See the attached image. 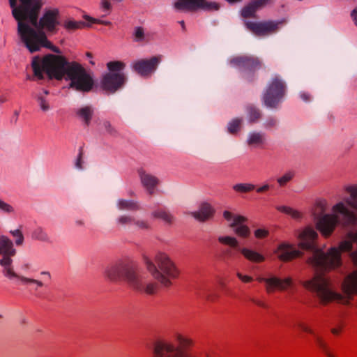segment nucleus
<instances>
[{"instance_id": "obj_1", "label": "nucleus", "mask_w": 357, "mask_h": 357, "mask_svg": "<svg viewBox=\"0 0 357 357\" xmlns=\"http://www.w3.org/2000/svg\"><path fill=\"white\" fill-rule=\"evenodd\" d=\"M9 3L13 16L17 22V36L31 53L38 52L42 47L59 52L43 32L54 33L57 31L59 24L58 9L47 10L38 20L43 5L42 0H9Z\"/></svg>"}, {"instance_id": "obj_2", "label": "nucleus", "mask_w": 357, "mask_h": 357, "mask_svg": "<svg viewBox=\"0 0 357 357\" xmlns=\"http://www.w3.org/2000/svg\"><path fill=\"white\" fill-rule=\"evenodd\" d=\"M31 66L34 75L43 79V74L52 79H61L65 75L70 81V87L79 91H89L93 81L85 69L77 62H68L61 56L47 54L40 59L39 56L33 59Z\"/></svg>"}, {"instance_id": "obj_3", "label": "nucleus", "mask_w": 357, "mask_h": 357, "mask_svg": "<svg viewBox=\"0 0 357 357\" xmlns=\"http://www.w3.org/2000/svg\"><path fill=\"white\" fill-rule=\"evenodd\" d=\"M16 254V250L13 248V242L6 236H0V255L2 258L0 259V265L3 268V275L10 278H19L22 284H34L36 285L35 288L37 290L39 287H46V282L51 281L52 276L48 271H42L40 275L41 276V280L28 278L23 276H19L13 271L12 263V257Z\"/></svg>"}, {"instance_id": "obj_4", "label": "nucleus", "mask_w": 357, "mask_h": 357, "mask_svg": "<svg viewBox=\"0 0 357 357\" xmlns=\"http://www.w3.org/2000/svg\"><path fill=\"white\" fill-rule=\"evenodd\" d=\"M334 214H325L317 221V229L326 237L331 235L339 222L337 213L342 215V224L343 226L353 225L356 224L357 218L355 213L349 210L344 203L339 202L333 206Z\"/></svg>"}, {"instance_id": "obj_5", "label": "nucleus", "mask_w": 357, "mask_h": 357, "mask_svg": "<svg viewBox=\"0 0 357 357\" xmlns=\"http://www.w3.org/2000/svg\"><path fill=\"white\" fill-rule=\"evenodd\" d=\"M137 264L129 260H120L108 265L104 271V275L110 281L118 282L124 281L130 286L140 287L136 279L138 271Z\"/></svg>"}, {"instance_id": "obj_6", "label": "nucleus", "mask_w": 357, "mask_h": 357, "mask_svg": "<svg viewBox=\"0 0 357 357\" xmlns=\"http://www.w3.org/2000/svg\"><path fill=\"white\" fill-rule=\"evenodd\" d=\"M144 260L148 271L155 280L167 287L172 284V280L176 275V268L167 255H156L155 263L148 258Z\"/></svg>"}, {"instance_id": "obj_7", "label": "nucleus", "mask_w": 357, "mask_h": 357, "mask_svg": "<svg viewBox=\"0 0 357 357\" xmlns=\"http://www.w3.org/2000/svg\"><path fill=\"white\" fill-rule=\"evenodd\" d=\"M303 286L307 290L316 293L321 303L326 304L333 301H342L344 296L331 289V283L324 274L317 273L309 280L303 282Z\"/></svg>"}, {"instance_id": "obj_8", "label": "nucleus", "mask_w": 357, "mask_h": 357, "mask_svg": "<svg viewBox=\"0 0 357 357\" xmlns=\"http://www.w3.org/2000/svg\"><path fill=\"white\" fill-rule=\"evenodd\" d=\"M286 86L284 82L278 77L273 79L264 95V102L268 107H275L284 97Z\"/></svg>"}, {"instance_id": "obj_9", "label": "nucleus", "mask_w": 357, "mask_h": 357, "mask_svg": "<svg viewBox=\"0 0 357 357\" xmlns=\"http://www.w3.org/2000/svg\"><path fill=\"white\" fill-rule=\"evenodd\" d=\"M162 58L161 55H156L150 59L136 60L132 63V68L142 77H149L156 70Z\"/></svg>"}, {"instance_id": "obj_10", "label": "nucleus", "mask_w": 357, "mask_h": 357, "mask_svg": "<svg viewBox=\"0 0 357 357\" xmlns=\"http://www.w3.org/2000/svg\"><path fill=\"white\" fill-rule=\"evenodd\" d=\"M224 218L230 222L229 227L234 228L235 234L240 237L247 238L250 234V229L248 226L243 225L246 222L247 218L241 215H236L231 211H225L223 212Z\"/></svg>"}, {"instance_id": "obj_11", "label": "nucleus", "mask_w": 357, "mask_h": 357, "mask_svg": "<svg viewBox=\"0 0 357 357\" xmlns=\"http://www.w3.org/2000/svg\"><path fill=\"white\" fill-rule=\"evenodd\" d=\"M259 282L265 283V289L267 294H273L275 291H285L292 286L293 280L291 278L288 277L284 279H280L275 276L270 278L258 277L256 279Z\"/></svg>"}, {"instance_id": "obj_12", "label": "nucleus", "mask_w": 357, "mask_h": 357, "mask_svg": "<svg viewBox=\"0 0 357 357\" xmlns=\"http://www.w3.org/2000/svg\"><path fill=\"white\" fill-rule=\"evenodd\" d=\"M152 357H178V347L167 340H158L153 343Z\"/></svg>"}, {"instance_id": "obj_13", "label": "nucleus", "mask_w": 357, "mask_h": 357, "mask_svg": "<svg viewBox=\"0 0 357 357\" xmlns=\"http://www.w3.org/2000/svg\"><path fill=\"white\" fill-rule=\"evenodd\" d=\"M218 241L220 243L227 245L228 248L221 250V257L227 260L234 259L238 257V252H240L238 240L233 236H219Z\"/></svg>"}, {"instance_id": "obj_14", "label": "nucleus", "mask_w": 357, "mask_h": 357, "mask_svg": "<svg viewBox=\"0 0 357 357\" xmlns=\"http://www.w3.org/2000/svg\"><path fill=\"white\" fill-rule=\"evenodd\" d=\"M126 79L123 73H107L102 79V87L107 91L114 93L121 87Z\"/></svg>"}, {"instance_id": "obj_15", "label": "nucleus", "mask_w": 357, "mask_h": 357, "mask_svg": "<svg viewBox=\"0 0 357 357\" xmlns=\"http://www.w3.org/2000/svg\"><path fill=\"white\" fill-rule=\"evenodd\" d=\"M279 23L272 21L268 22H247V28L257 36H265L275 32L278 29Z\"/></svg>"}, {"instance_id": "obj_16", "label": "nucleus", "mask_w": 357, "mask_h": 357, "mask_svg": "<svg viewBox=\"0 0 357 357\" xmlns=\"http://www.w3.org/2000/svg\"><path fill=\"white\" fill-rule=\"evenodd\" d=\"M180 9L217 10L219 9V5L215 2H208L206 0H180Z\"/></svg>"}, {"instance_id": "obj_17", "label": "nucleus", "mask_w": 357, "mask_h": 357, "mask_svg": "<svg viewBox=\"0 0 357 357\" xmlns=\"http://www.w3.org/2000/svg\"><path fill=\"white\" fill-rule=\"evenodd\" d=\"M230 63L234 66L250 71L255 70L261 67V62L257 58L248 56L234 57L231 59Z\"/></svg>"}, {"instance_id": "obj_18", "label": "nucleus", "mask_w": 357, "mask_h": 357, "mask_svg": "<svg viewBox=\"0 0 357 357\" xmlns=\"http://www.w3.org/2000/svg\"><path fill=\"white\" fill-rule=\"evenodd\" d=\"M298 328L303 332L307 333L313 335L316 345L320 349V350L325 354L326 357H335V356L331 351L324 338L314 333V331L306 324L300 323Z\"/></svg>"}, {"instance_id": "obj_19", "label": "nucleus", "mask_w": 357, "mask_h": 357, "mask_svg": "<svg viewBox=\"0 0 357 357\" xmlns=\"http://www.w3.org/2000/svg\"><path fill=\"white\" fill-rule=\"evenodd\" d=\"M299 245L303 250H314L315 241L317 238V234L314 229L311 227L305 228L299 234Z\"/></svg>"}, {"instance_id": "obj_20", "label": "nucleus", "mask_w": 357, "mask_h": 357, "mask_svg": "<svg viewBox=\"0 0 357 357\" xmlns=\"http://www.w3.org/2000/svg\"><path fill=\"white\" fill-rule=\"evenodd\" d=\"M180 357H197L195 351L194 340L186 335L180 334Z\"/></svg>"}, {"instance_id": "obj_21", "label": "nucleus", "mask_w": 357, "mask_h": 357, "mask_svg": "<svg viewBox=\"0 0 357 357\" xmlns=\"http://www.w3.org/2000/svg\"><path fill=\"white\" fill-rule=\"evenodd\" d=\"M136 280L138 282L139 285L140 287H137L134 285H130L132 288L134 289L139 291V292H144L147 294H153L156 292L158 289V285L157 284L154 282H149L147 283L145 278V275L142 273V272L138 270V271L136 273Z\"/></svg>"}, {"instance_id": "obj_22", "label": "nucleus", "mask_w": 357, "mask_h": 357, "mask_svg": "<svg viewBox=\"0 0 357 357\" xmlns=\"http://www.w3.org/2000/svg\"><path fill=\"white\" fill-rule=\"evenodd\" d=\"M276 254L278 258L284 261H287L296 258L301 255V252L296 250L291 245L288 243H281L277 250Z\"/></svg>"}, {"instance_id": "obj_23", "label": "nucleus", "mask_w": 357, "mask_h": 357, "mask_svg": "<svg viewBox=\"0 0 357 357\" xmlns=\"http://www.w3.org/2000/svg\"><path fill=\"white\" fill-rule=\"evenodd\" d=\"M215 211L211 205L208 203H203L201 204L199 210L192 213L193 217L200 221L205 222L211 219L214 215Z\"/></svg>"}, {"instance_id": "obj_24", "label": "nucleus", "mask_w": 357, "mask_h": 357, "mask_svg": "<svg viewBox=\"0 0 357 357\" xmlns=\"http://www.w3.org/2000/svg\"><path fill=\"white\" fill-rule=\"evenodd\" d=\"M140 178L144 187L150 195H153L155 188L159 183L158 179L155 176L146 172H140Z\"/></svg>"}, {"instance_id": "obj_25", "label": "nucleus", "mask_w": 357, "mask_h": 357, "mask_svg": "<svg viewBox=\"0 0 357 357\" xmlns=\"http://www.w3.org/2000/svg\"><path fill=\"white\" fill-rule=\"evenodd\" d=\"M240 252L247 260L252 263H261L265 260L263 255L252 249L242 248Z\"/></svg>"}, {"instance_id": "obj_26", "label": "nucleus", "mask_w": 357, "mask_h": 357, "mask_svg": "<svg viewBox=\"0 0 357 357\" xmlns=\"http://www.w3.org/2000/svg\"><path fill=\"white\" fill-rule=\"evenodd\" d=\"M135 41L139 43H148L151 39V34L150 33H145L144 29L138 26L134 31Z\"/></svg>"}, {"instance_id": "obj_27", "label": "nucleus", "mask_w": 357, "mask_h": 357, "mask_svg": "<svg viewBox=\"0 0 357 357\" xmlns=\"http://www.w3.org/2000/svg\"><path fill=\"white\" fill-rule=\"evenodd\" d=\"M93 112V109L91 107L86 106L79 109L77 111V115L88 126L92 117Z\"/></svg>"}, {"instance_id": "obj_28", "label": "nucleus", "mask_w": 357, "mask_h": 357, "mask_svg": "<svg viewBox=\"0 0 357 357\" xmlns=\"http://www.w3.org/2000/svg\"><path fill=\"white\" fill-rule=\"evenodd\" d=\"M276 209L284 214H287L291 216L292 218L295 220L301 219L303 216L301 212L298 211L296 209H294L290 206H276Z\"/></svg>"}, {"instance_id": "obj_29", "label": "nucleus", "mask_w": 357, "mask_h": 357, "mask_svg": "<svg viewBox=\"0 0 357 357\" xmlns=\"http://www.w3.org/2000/svg\"><path fill=\"white\" fill-rule=\"evenodd\" d=\"M346 191L350 195V198L346 201L347 204L357 211V186H348Z\"/></svg>"}, {"instance_id": "obj_30", "label": "nucleus", "mask_w": 357, "mask_h": 357, "mask_svg": "<svg viewBox=\"0 0 357 357\" xmlns=\"http://www.w3.org/2000/svg\"><path fill=\"white\" fill-rule=\"evenodd\" d=\"M327 206V202L324 199L317 201L313 208V215L314 218L318 220L321 217L323 213L326 211Z\"/></svg>"}, {"instance_id": "obj_31", "label": "nucleus", "mask_w": 357, "mask_h": 357, "mask_svg": "<svg viewBox=\"0 0 357 357\" xmlns=\"http://www.w3.org/2000/svg\"><path fill=\"white\" fill-rule=\"evenodd\" d=\"M117 205L120 210L137 211L139 208L137 202L130 200L119 199Z\"/></svg>"}, {"instance_id": "obj_32", "label": "nucleus", "mask_w": 357, "mask_h": 357, "mask_svg": "<svg viewBox=\"0 0 357 357\" xmlns=\"http://www.w3.org/2000/svg\"><path fill=\"white\" fill-rule=\"evenodd\" d=\"M155 218L163 220L167 223H171L173 220L172 215L164 208H160L153 213Z\"/></svg>"}, {"instance_id": "obj_33", "label": "nucleus", "mask_w": 357, "mask_h": 357, "mask_svg": "<svg viewBox=\"0 0 357 357\" xmlns=\"http://www.w3.org/2000/svg\"><path fill=\"white\" fill-rule=\"evenodd\" d=\"M63 26L68 31H75L84 27V23L81 21L66 20L63 23Z\"/></svg>"}, {"instance_id": "obj_34", "label": "nucleus", "mask_w": 357, "mask_h": 357, "mask_svg": "<svg viewBox=\"0 0 357 357\" xmlns=\"http://www.w3.org/2000/svg\"><path fill=\"white\" fill-rule=\"evenodd\" d=\"M248 118L250 123H255L261 118L260 111L255 107L250 105L247 107Z\"/></svg>"}, {"instance_id": "obj_35", "label": "nucleus", "mask_w": 357, "mask_h": 357, "mask_svg": "<svg viewBox=\"0 0 357 357\" xmlns=\"http://www.w3.org/2000/svg\"><path fill=\"white\" fill-rule=\"evenodd\" d=\"M255 188V185L250 183H239L233 187V189L238 192H249L252 191Z\"/></svg>"}, {"instance_id": "obj_36", "label": "nucleus", "mask_w": 357, "mask_h": 357, "mask_svg": "<svg viewBox=\"0 0 357 357\" xmlns=\"http://www.w3.org/2000/svg\"><path fill=\"white\" fill-rule=\"evenodd\" d=\"M107 66L111 72H119L124 69L126 64L122 61H116L108 62Z\"/></svg>"}, {"instance_id": "obj_37", "label": "nucleus", "mask_w": 357, "mask_h": 357, "mask_svg": "<svg viewBox=\"0 0 357 357\" xmlns=\"http://www.w3.org/2000/svg\"><path fill=\"white\" fill-rule=\"evenodd\" d=\"M257 9L252 3L244 7L241 11V15L243 17H254Z\"/></svg>"}, {"instance_id": "obj_38", "label": "nucleus", "mask_w": 357, "mask_h": 357, "mask_svg": "<svg viewBox=\"0 0 357 357\" xmlns=\"http://www.w3.org/2000/svg\"><path fill=\"white\" fill-rule=\"evenodd\" d=\"M264 137L261 133L254 132L250 134L248 143L249 145H259L262 144Z\"/></svg>"}, {"instance_id": "obj_39", "label": "nucleus", "mask_w": 357, "mask_h": 357, "mask_svg": "<svg viewBox=\"0 0 357 357\" xmlns=\"http://www.w3.org/2000/svg\"><path fill=\"white\" fill-rule=\"evenodd\" d=\"M242 119H233L228 126V132L231 134L236 133L241 128Z\"/></svg>"}, {"instance_id": "obj_40", "label": "nucleus", "mask_w": 357, "mask_h": 357, "mask_svg": "<svg viewBox=\"0 0 357 357\" xmlns=\"http://www.w3.org/2000/svg\"><path fill=\"white\" fill-rule=\"evenodd\" d=\"M32 236L33 238H36V239H38L40 241H46L48 240L47 234L40 227H38L33 231Z\"/></svg>"}, {"instance_id": "obj_41", "label": "nucleus", "mask_w": 357, "mask_h": 357, "mask_svg": "<svg viewBox=\"0 0 357 357\" xmlns=\"http://www.w3.org/2000/svg\"><path fill=\"white\" fill-rule=\"evenodd\" d=\"M294 177V174L292 172H287L284 174L282 176L278 178L277 181L280 186L285 185L289 181H290Z\"/></svg>"}, {"instance_id": "obj_42", "label": "nucleus", "mask_w": 357, "mask_h": 357, "mask_svg": "<svg viewBox=\"0 0 357 357\" xmlns=\"http://www.w3.org/2000/svg\"><path fill=\"white\" fill-rule=\"evenodd\" d=\"M10 233L12 234V236L13 237L16 238L15 244L17 245H22V243L24 242V236L20 229H15L13 231H10Z\"/></svg>"}, {"instance_id": "obj_43", "label": "nucleus", "mask_w": 357, "mask_h": 357, "mask_svg": "<svg viewBox=\"0 0 357 357\" xmlns=\"http://www.w3.org/2000/svg\"><path fill=\"white\" fill-rule=\"evenodd\" d=\"M255 236L258 239H263L269 235V231L264 228H259L254 232Z\"/></svg>"}, {"instance_id": "obj_44", "label": "nucleus", "mask_w": 357, "mask_h": 357, "mask_svg": "<svg viewBox=\"0 0 357 357\" xmlns=\"http://www.w3.org/2000/svg\"><path fill=\"white\" fill-rule=\"evenodd\" d=\"M100 8L105 13L104 15H107L110 13L112 9V4L109 0H101Z\"/></svg>"}, {"instance_id": "obj_45", "label": "nucleus", "mask_w": 357, "mask_h": 357, "mask_svg": "<svg viewBox=\"0 0 357 357\" xmlns=\"http://www.w3.org/2000/svg\"><path fill=\"white\" fill-rule=\"evenodd\" d=\"M236 276L243 283H250L254 280L252 276L244 275L241 272H237Z\"/></svg>"}, {"instance_id": "obj_46", "label": "nucleus", "mask_w": 357, "mask_h": 357, "mask_svg": "<svg viewBox=\"0 0 357 357\" xmlns=\"http://www.w3.org/2000/svg\"><path fill=\"white\" fill-rule=\"evenodd\" d=\"M118 222L121 225L131 224L135 222V219L130 216L122 215L119 218Z\"/></svg>"}, {"instance_id": "obj_47", "label": "nucleus", "mask_w": 357, "mask_h": 357, "mask_svg": "<svg viewBox=\"0 0 357 357\" xmlns=\"http://www.w3.org/2000/svg\"><path fill=\"white\" fill-rule=\"evenodd\" d=\"M38 102L43 111H47L50 108L49 104L43 96L38 97Z\"/></svg>"}, {"instance_id": "obj_48", "label": "nucleus", "mask_w": 357, "mask_h": 357, "mask_svg": "<svg viewBox=\"0 0 357 357\" xmlns=\"http://www.w3.org/2000/svg\"><path fill=\"white\" fill-rule=\"evenodd\" d=\"M82 155H83V149L80 148L78 158L77 159L75 166L78 169H82Z\"/></svg>"}, {"instance_id": "obj_49", "label": "nucleus", "mask_w": 357, "mask_h": 357, "mask_svg": "<svg viewBox=\"0 0 357 357\" xmlns=\"http://www.w3.org/2000/svg\"><path fill=\"white\" fill-rule=\"evenodd\" d=\"M88 20L93 23L100 24H103L105 26H109V25L112 24L109 21L100 20L92 18V17H89Z\"/></svg>"}, {"instance_id": "obj_50", "label": "nucleus", "mask_w": 357, "mask_h": 357, "mask_svg": "<svg viewBox=\"0 0 357 357\" xmlns=\"http://www.w3.org/2000/svg\"><path fill=\"white\" fill-rule=\"evenodd\" d=\"M0 209L3 210L4 211H6V212H10L12 211L13 208L9 204L0 200Z\"/></svg>"}, {"instance_id": "obj_51", "label": "nucleus", "mask_w": 357, "mask_h": 357, "mask_svg": "<svg viewBox=\"0 0 357 357\" xmlns=\"http://www.w3.org/2000/svg\"><path fill=\"white\" fill-rule=\"evenodd\" d=\"M271 185H269V184H264L262 186L256 189V192L257 193H264V192H267L268 190H269V189L271 188Z\"/></svg>"}, {"instance_id": "obj_52", "label": "nucleus", "mask_w": 357, "mask_h": 357, "mask_svg": "<svg viewBox=\"0 0 357 357\" xmlns=\"http://www.w3.org/2000/svg\"><path fill=\"white\" fill-rule=\"evenodd\" d=\"M269 0H256L253 2H252L253 4H255V6L257 9L264 6L266 5Z\"/></svg>"}, {"instance_id": "obj_53", "label": "nucleus", "mask_w": 357, "mask_h": 357, "mask_svg": "<svg viewBox=\"0 0 357 357\" xmlns=\"http://www.w3.org/2000/svg\"><path fill=\"white\" fill-rule=\"evenodd\" d=\"M135 223L137 227L142 229L148 228V224L145 221H135L133 222Z\"/></svg>"}, {"instance_id": "obj_54", "label": "nucleus", "mask_w": 357, "mask_h": 357, "mask_svg": "<svg viewBox=\"0 0 357 357\" xmlns=\"http://www.w3.org/2000/svg\"><path fill=\"white\" fill-rule=\"evenodd\" d=\"M252 302L257 305V306H259L263 308H266L267 307L266 304L261 300H252Z\"/></svg>"}, {"instance_id": "obj_55", "label": "nucleus", "mask_w": 357, "mask_h": 357, "mask_svg": "<svg viewBox=\"0 0 357 357\" xmlns=\"http://www.w3.org/2000/svg\"><path fill=\"white\" fill-rule=\"evenodd\" d=\"M351 258L354 263L357 266V251H354L351 253Z\"/></svg>"}, {"instance_id": "obj_56", "label": "nucleus", "mask_w": 357, "mask_h": 357, "mask_svg": "<svg viewBox=\"0 0 357 357\" xmlns=\"http://www.w3.org/2000/svg\"><path fill=\"white\" fill-rule=\"evenodd\" d=\"M342 331V328H333L331 329V333L335 335H338Z\"/></svg>"}, {"instance_id": "obj_57", "label": "nucleus", "mask_w": 357, "mask_h": 357, "mask_svg": "<svg viewBox=\"0 0 357 357\" xmlns=\"http://www.w3.org/2000/svg\"><path fill=\"white\" fill-rule=\"evenodd\" d=\"M205 297H206V300L208 301H214L216 299V296H211L209 294H206Z\"/></svg>"}, {"instance_id": "obj_58", "label": "nucleus", "mask_w": 357, "mask_h": 357, "mask_svg": "<svg viewBox=\"0 0 357 357\" xmlns=\"http://www.w3.org/2000/svg\"><path fill=\"white\" fill-rule=\"evenodd\" d=\"M275 121L274 119H271L269 120L267 123H266V126L267 127H271V126H274L275 125Z\"/></svg>"}, {"instance_id": "obj_59", "label": "nucleus", "mask_w": 357, "mask_h": 357, "mask_svg": "<svg viewBox=\"0 0 357 357\" xmlns=\"http://www.w3.org/2000/svg\"><path fill=\"white\" fill-rule=\"evenodd\" d=\"M354 21H355V24H356L357 26V9L356 10H354L351 14Z\"/></svg>"}, {"instance_id": "obj_60", "label": "nucleus", "mask_w": 357, "mask_h": 357, "mask_svg": "<svg viewBox=\"0 0 357 357\" xmlns=\"http://www.w3.org/2000/svg\"><path fill=\"white\" fill-rule=\"evenodd\" d=\"M301 98L305 100V101H307L310 100V96L309 95L306 94V93H302L301 94Z\"/></svg>"}, {"instance_id": "obj_61", "label": "nucleus", "mask_w": 357, "mask_h": 357, "mask_svg": "<svg viewBox=\"0 0 357 357\" xmlns=\"http://www.w3.org/2000/svg\"><path fill=\"white\" fill-rule=\"evenodd\" d=\"M7 98L5 96H0V103H4L7 101Z\"/></svg>"}, {"instance_id": "obj_62", "label": "nucleus", "mask_w": 357, "mask_h": 357, "mask_svg": "<svg viewBox=\"0 0 357 357\" xmlns=\"http://www.w3.org/2000/svg\"><path fill=\"white\" fill-rule=\"evenodd\" d=\"M174 7L176 10L178 9V0H174Z\"/></svg>"}, {"instance_id": "obj_63", "label": "nucleus", "mask_w": 357, "mask_h": 357, "mask_svg": "<svg viewBox=\"0 0 357 357\" xmlns=\"http://www.w3.org/2000/svg\"><path fill=\"white\" fill-rule=\"evenodd\" d=\"M86 55L89 58H92V54L91 52H86Z\"/></svg>"}, {"instance_id": "obj_64", "label": "nucleus", "mask_w": 357, "mask_h": 357, "mask_svg": "<svg viewBox=\"0 0 357 357\" xmlns=\"http://www.w3.org/2000/svg\"><path fill=\"white\" fill-rule=\"evenodd\" d=\"M180 25H181V26L184 28V22L183 21L180 22Z\"/></svg>"}]
</instances>
